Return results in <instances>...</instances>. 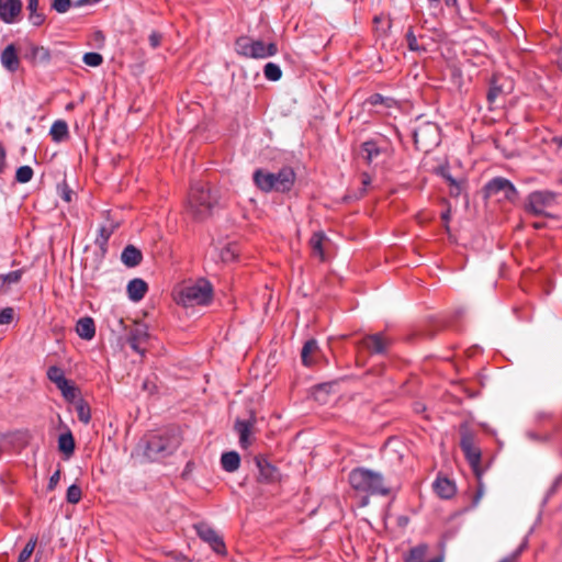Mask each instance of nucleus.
<instances>
[{
	"mask_svg": "<svg viewBox=\"0 0 562 562\" xmlns=\"http://www.w3.org/2000/svg\"><path fill=\"white\" fill-rule=\"evenodd\" d=\"M296 176L291 167H282L278 172H270L259 168L254 171L252 180L256 187L262 192L286 193L294 186Z\"/></svg>",
	"mask_w": 562,
	"mask_h": 562,
	"instance_id": "nucleus-2",
	"label": "nucleus"
},
{
	"mask_svg": "<svg viewBox=\"0 0 562 562\" xmlns=\"http://www.w3.org/2000/svg\"><path fill=\"white\" fill-rule=\"evenodd\" d=\"M72 5L71 0H53L52 1V10L57 13H66Z\"/></svg>",
	"mask_w": 562,
	"mask_h": 562,
	"instance_id": "nucleus-43",
	"label": "nucleus"
},
{
	"mask_svg": "<svg viewBox=\"0 0 562 562\" xmlns=\"http://www.w3.org/2000/svg\"><path fill=\"white\" fill-rule=\"evenodd\" d=\"M318 349V344L316 339H308L301 351L302 362L305 367H310L313 364V360L311 355L314 353Z\"/></svg>",
	"mask_w": 562,
	"mask_h": 562,
	"instance_id": "nucleus-29",
	"label": "nucleus"
},
{
	"mask_svg": "<svg viewBox=\"0 0 562 562\" xmlns=\"http://www.w3.org/2000/svg\"><path fill=\"white\" fill-rule=\"evenodd\" d=\"M83 63L90 67H98L103 63V57L100 53L89 52L82 57Z\"/></svg>",
	"mask_w": 562,
	"mask_h": 562,
	"instance_id": "nucleus-42",
	"label": "nucleus"
},
{
	"mask_svg": "<svg viewBox=\"0 0 562 562\" xmlns=\"http://www.w3.org/2000/svg\"><path fill=\"white\" fill-rule=\"evenodd\" d=\"M148 290L147 283L139 278L132 279L126 286L127 296L132 302H139Z\"/></svg>",
	"mask_w": 562,
	"mask_h": 562,
	"instance_id": "nucleus-17",
	"label": "nucleus"
},
{
	"mask_svg": "<svg viewBox=\"0 0 562 562\" xmlns=\"http://www.w3.org/2000/svg\"><path fill=\"white\" fill-rule=\"evenodd\" d=\"M559 482H560V479H557L554 484L552 485V487L550 488V491L548 492V496L547 497H550L557 490L558 485H559ZM548 498H546L547 501Z\"/></svg>",
	"mask_w": 562,
	"mask_h": 562,
	"instance_id": "nucleus-57",
	"label": "nucleus"
},
{
	"mask_svg": "<svg viewBox=\"0 0 562 562\" xmlns=\"http://www.w3.org/2000/svg\"><path fill=\"white\" fill-rule=\"evenodd\" d=\"M235 52L246 58L265 59L274 56L278 53V47L273 42L265 43L261 40L239 36L235 41Z\"/></svg>",
	"mask_w": 562,
	"mask_h": 562,
	"instance_id": "nucleus-5",
	"label": "nucleus"
},
{
	"mask_svg": "<svg viewBox=\"0 0 562 562\" xmlns=\"http://www.w3.org/2000/svg\"><path fill=\"white\" fill-rule=\"evenodd\" d=\"M428 552V546L420 543L413 547L408 553L404 557V562H425V557Z\"/></svg>",
	"mask_w": 562,
	"mask_h": 562,
	"instance_id": "nucleus-28",
	"label": "nucleus"
},
{
	"mask_svg": "<svg viewBox=\"0 0 562 562\" xmlns=\"http://www.w3.org/2000/svg\"><path fill=\"white\" fill-rule=\"evenodd\" d=\"M46 375H47V379L50 382H53L55 385L66 378L64 370L58 366H50L47 369Z\"/></svg>",
	"mask_w": 562,
	"mask_h": 562,
	"instance_id": "nucleus-38",
	"label": "nucleus"
},
{
	"mask_svg": "<svg viewBox=\"0 0 562 562\" xmlns=\"http://www.w3.org/2000/svg\"><path fill=\"white\" fill-rule=\"evenodd\" d=\"M178 446L179 441L172 435L153 434L144 437L136 449L147 461H159L172 454Z\"/></svg>",
	"mask_w": 562,
	"mask_h": 562,
	"instance_id": "nucleus-3",
	"label": "nucleus"
},
{
	"mask_svg": "<svg viewBox=\"0 0 562 562\" xmlns=\"http://www.w3.org/2000/svg\"><path fill=\"white\" fill-rule=\"evenodd\" d=\"M71 194H72L71 190L67 186H65L61 189V198H63L64 201L70 202L71 201Z\"/></svg>",
	"mask_w": 562,
	"mask_h": 562,
	"instance_id": "nucleus-54",
	"label": "nucleus"
},
{
	"mask_svg": "<svg viewBox=\"0 0 562 562\" xmlns=\"http://www.w3.org/2000/svg\"><path fill=\"white\" fill-rule=\"evenodd\" d=\"M59 480H60V471H59V470H57V471H55V472L50 475L49 481H48L47 488H48L49 491H53V490L56 487V485L58 484Z\"/></svg>",
	"mask_w": 562,
	"mask_h": 562,
	"instance_id": "nucleus-50",
	"label": "nucleus"
},
{
	"mask_svg": "<svg viewBox=\"0 0 562 562\" xmlns=\"http://www.w3.org/2000/svg\"><path fill=\"white\" fill-rule=\"evenodd\" d=\"M217 202L216 196L207 186L194 183L191 186L188 198V211L198 221L211 215Z\"/></svg>",
	"mask_w": 562,
	"mask_h": 562,
	"instance_id": "nucleus-4",
	"label": "nucleus"
},
{
	"mask_svg": "<svg viewBox=\"0 0 562 562\" xmlns=\"http://www.w3.org/2000/svg\"><path fill=\"white\" fill-rule=\"evenodd\" d=\"M460 447H461L462 451L464 452V456L479 481V487L476 491V495L474 497V504H477L484 493V487L481 482V479H482V470L480 468L481 450H480V448H477L475 446L473 434L468 430H465L461 434Z\"/></svg>",
	"mask_w": 562,
	"mask_h": 562,
	"instance_id": "nucleus-7",
	"label": "nucleus"
},
{
	"mask_svg": "<svg viewBox=\"0 0 562 562\" xmlns=\"http://www.w3.org/2000/svg\"><path fill=\"white\" fill-rule=\"evenodd\" d=\"M438 173L450 184L456 183V178H453L447 167H441Z\"/></svg>",
	"mask_w": 562,
	"mask_h": 562,
	"instance_id": "nucleus-48",
	"label": "nucleus"
},
{
	"mask_svg": "<svg viewBox=\"0 0 562 562\" xmlns=\"http://www.w3.org/2000/svg\"><path fill=\"white\" fill-rule=\"evenodd\" d=\"M33 173V169L30 166H21L16 169L15 180L19 183H26L31 181Z\"/></svg>",
	"mask_w": 562,
	"mask_h": 562,
	"instance_id": "nucleus-39",
	"label": "nucleus"
},
{
	"mask_svg": "<svg viewBox=\"0 0 562 562\" xmlns=\"http://www.w3.org/2000/svg\"><path fill=\"white\" fill-rule=\"evenodd\" d=\"M149 334L146 326L137 324L128 334L127 342L130 347L140 356H144L143 345L148 340Z\"/></svg>",
	"mask_w": 562,
	"mask_h": 562,
	"instance_id": "nucleus-14",
	"label": "nucleus"
},
{
	"mask_svg": "<svg viewBox=\"0 0 562 562\" xmlns=\"http://www.w3.org/2000/svg\"><path fill=\"white\" fill-rule=\"evenodd\" d=\"M0 60L2 66L11 72H14L19 69L20 60L18 57L16 48L13 44L8 45L2 50Z\"/></svg>",
	"mask_w": 562,
	"mask_h": 562,
	"instance_id": "nucleus-16",
	"label": "nucleus"
},
{
	"mask_svg": "<svg viewBox=\"0 0 562 562\" xmlns=\"http://www.w3.org/2000/svg\"><path fill=\"white\" fill-rule=\"evenodd\" d=\"M526 546H527V540H525L522 542V544L512 555L502 559L499 562H514L517 559V557L522 552V550L526 548Z\"/></svg>",
	"mask_w": 562,
	"mask_h": 562,
	"instance_id": "nucleus-49",
	"label": "nucleus"
},
{
	"mask_svg": "<svg viewBox=\"0 0 562 562\" xmlns=\"http://www.w3.org/2000/svg\"><path fill=\"white\" fill-rule=\"evenodd\" d=\"M257 467L260 472V476H262L267 481H271L274 479V474L277 469L270 464L268 461L263 459H256Z\"/></svg>",
	"mask_w": 562,
	"mask_h": 562,
	"instance_id": "nucleus-33",
	"label": "nucleus"
},
{
	"mask_svg": "<svg viewBox=\"0 0 562 562\" xmlns=\"http://www.w3.org/2000/svg\"><path fill=\"white\" fill-rule=\"evenodd\" d=\"M382 153L383 149L378 145L375 140H367L361 145L362 157L368 164H372L374 160H376Z\"/></svg>",
	"mask_w": 562,
	"mask_h": 562,
	"instance_id": "nucleus-21",
	"label": "nucleus"
},
{
	"mask_svg": "<svg viewBox=\"0 0 562 562\" xmlns=\"http://www.w3.org/2000/svg\"><path fill=\"white\" fill-rule=\"evenodd\" d=\"M254 428V420H241L237 419L235 422V430L238 432L239 436V445L241 448L246 449L250 446V435Z\"/></svg>",
	"mask_w": 562,
	"mask_h": 562,
	"instance_id": "nucleus-18",
	"label": "nucleus"
},
{
	"mask_svg": "<svg viewBox=\"0 0 562 562\" xmlns=\"http://www.w3.org/2000/svg\"><path fill=\"white\" fill-rule=\"evenodd\" d=\"M22 11L21 0H0V19L7 24L16 22Z\"/></svg>",
	"mask_w": 562,
	"mask_h": 562,
	"instance_id": "nucleus-13",
	"label": "nucleus"
},
{
	"mask_svg": "<svg viewBox=\"0 0 562 562\" xmlns=\"http://www.w3.org/2000/svg\"><path fill=\"white\" fill-rule=\"evenodd\" d=\"M213 289L209 281L201 279L181 291L183 304L206 305L212 301Z\"/></svg>",
	"mask_w": 562,
	"mask_h": 562,
	"instance_id": "nucleus-8",
	"label": "nucleus"
},
{
	"mask_svg": "<svg viewBox=\"0 0 562 562\" xmlns=\"http://www.w3.org/2000/svg\"><path fill=\"white\" fill-rule=\"evenodd\" d=\"M98 0H78L74 3L75 7H81L83 4L97 2Z\"/></svg>",
	"mask_w": 562,
	"mask_h": 562,
	"instance_id": "nucleus-56",
	"label": "nucleus"
},
{
	"mask_svg": "<svg viewBox=\"0 0 562 562\" xmlns=\"http://www.w3.org/2000/svg\"><path fill=\"white\" fill-rule=\"evenodd\" d=\"M326 236L322 231L315 232L311 239L310 245L314 256H317L321 260H325V252L323 248V243Z\"/></svg>",
	"mask_w": 562,
	"mask_h": 562,
	"instance_id": "nucleus-27",
	"label": "nucleus"
},
{
	"mask_svg": "<svg viewBox=\"0 0 562 562\" xmlns=\"http://www.w3.org/2000/svg\"><path fill=\"white\" fill-rule=\"evenodd\" d=\"M434 488L441 498H450L456 493L454 484L447 477H437Z\"/></svg>",
	"mask_w": 562,
	"mask_h": 562,
	"instance_id": "nucleus-23",
	"label": "nucleus"
},
{
	"mask_svg": "<svg viewBox=\"0 0 562 562\" xmlns=\"http://www.w3.org/2000/svg\"><path fill=\"white\" fill-rule=\"evenodd\" d=\"M22 270H13L5 274H0V291H7L8 286L20 282L22 278Z\"/></svg>",
	"mask_w": 562,
	"mask_h": 562,
	"instance_id": "nucleus-30",
	"label": "nucleus"
},
{
	"mask_svg": "<svg viewBox=\"0 0 562 562\" xmlns=\"http://www.w3.org/2000/svg\"><path fill=\"white\" fill-rule=\"evenodd\" d=\"M58 449L67 454L70 456L74 453L75 450V440L70 431H67L65 434H61L58 438Z\"/></svg>",
	"mask_w": 562,
	"mask_h": 562,
	"instance_id": "nucleus-31",
	"label": "nucleus"
},
{
	"mask_svg": "<svg viewBox=\"0 0 562 562\" xmlns=\"http://www.w3.org/2000/svg\"><path fill=\"white\" fill-rule=\"evenodd\" d=\"M161 34L158 33L157 31H153L149 36H148V41H149V44L153 48H157L160 43H161Z\"/></svg>",
	"mask_w": 562,
	"mask_h": 562,
	"instance_id": "nucleus-46",
	"label": "nucleus"
},
{
	"mask_svg": "<svg viewBox=\"0 0 562 562\" xmlns=\"http://www.w3.org/2000/svg\"><path fill=\"white\" fill-rule=\"evenodd\" d=\"M535 227H536V228H540V227H541V225H539V223H536V224H535Z\"/></svg>",
	"mask_w": 562,
	"mask_h": 562,
	"instance_id": "nucleus-61",
	"label": "nucleus"
},
{
	"mask_svg": "<svg viewBox=\"0 0 562 562\" xmlns=\"http://www.w3.org/2000/svg\"><path fill=\"white\" fill-rule=\"evenodd\" d=\"M36 543H37V537H31L29 539L27 543L25 544V547L23 548V550L20 552L18 562H26L30 559V557L32 555V553L36 547Z\"/></svg>",
	"mask_w": 562,
	"mask_h": 562,
	"instance_id": "nucleus-37",
	"label": "nucleus"
},
{
	"mask_svg": "<svg viewBox=\"0 0 562 562\" xmlns=\"http://www.w3.org/2000/svg\"><path fill=\"white\" fill-rule=\"evenodd\" d=\"M236 257L234 250L232 247L227 246L225 248L222 249L221 251V258L223 261H231V260H234Z\"/></svg>",
	"mask_w": 562,
	"mask_h": 562,
	"instance_id": "nucleus-47",
	"label": "nucleus"
},
{
	"mask_svg": "<svg viewBox=\"0 0 562 562\" xmlns=\"http://www.w3.org/2000/svg\"><path fill=\"white\" fill-rule=\"evenodd\" d=\"M26 10L29 11V21L33 26H41L45 20V14L40 11L38 0H27Z\"/></svg>",
	"mask_w": 562,
	"mask_h": 562,
	"instance_id": "nucleus-22",
	"label": "nucleus"
},
{
	"mask_svg": "<svg viewBox=\"0 0 562 562\" xmlns=\"http://www.w3.org/2000/svg\"><path fill=\"white\" fill-rule=\"evenodd\" d=\"M14 311L12 307H4L0 310V325L10 324L13 319Z\"/></svg>",
	"mask_w": 562,
	"mask_h": 562,
	"instance_id": "nucleus-44",
	"label": "nucleus"
},
{
	"mask_svg": "<svg viewBox=\"0 0 562 562\" xmlns=\"http://www.w3.org/2000/svg\"><path fill=\"white\" fill-rule=\"evenodd\" d=\"M81 496H82L81 488L77 484H71L67 488L66 499L69 504H78L81 499Z\"/></svg>",
	"mask_w": 562,
	"mask_h": 562,
	"instance_id": "nucleus-40",
	"label": "nucleus"
},
{
	"mask_svg": "<svg viewBox=\"0 0 562 562\" xmlns=\"http://www.w3.org/2000/svg\"><path fill=\"white\" fill-rule=\"evenodd\" d=\"M370 182H371L370 177L368 175H364L363 180H362L363 186L367 187L370 184Z\"/></svg>",
	"mask_w": 562,
	"mask_h": 562,
	"instance_id": "nucleus-59",
	"label": "nucleus"
},
{
	"mask_svg": "<svg viewBox=\"0 0 562 562\" xmlns=\"http://www.w3.org/2000/svg\"><path fill=\"white\" fill-rule=\"evenodd\" d=\"M447 7H453L457 8L458 0H443Z\"/></svg>",
	"mask_w": 562,
	"mask_h": 562,
	"instance_id": "nucleus-58",
	"label": "nucleus"
},
{
	"mask_svg": "<svg viewBox=\"0 0 562 562\" xmlns=\"http://www.w3.org/2000/svg\"><path fill=\"white\" fill-rule=\"evenodd\" d=\"M194 529L201 540L206 542L217 554H225L226 547L223 538L206 522L194 525Z\"/></svg>",
	"mask_w": 562,
	"mask_h": 562,
	"instance_id": "nucleus-10",
	"label": "nucleus"
},
{
	"mask_svg": "<svg viewBox=\"0 0 562 562\" xmlns=\"http://www.w3.org/2000/svg\"><path fill=\"white\" fill-rule=\"evenodd\" d=\"M430 7H437L440 0H427Z\"/></svg>",
	"mask_w": 562,
	"mask_h": 562,
	"instance_id": "nucleus-60",
	"label": "nucleus"
},
{
	"mask_svg": "<svg viewBox=\"0 0 562 562\" xmlns=\"http://www.w3.org/2000/svg\"><path fill=\"white\" fill-rule=\"evenodd\" d=\"M462 192V181L456 180L454 184H450V194L452 196H459Z\"/></svg>",
	"mask_w": 562,
	"mask_h": 562,
	"instance_id": "nucleus-52",
	"label": "nucleus"
},
{
	"mask_svg": "<svg viewBox=\"0 0 562 562\" xmlns=\"http://www.w3.org/2000/svg\"><path fill=\"white\" fill-rule=\"evenodd\" d=\"M502 92V89L501 87L498 86H491L488 91H487V101L490 104H493L495 102V100L498 98V95L501 94Z\"/></svg>",
	"mask_w": 562,
	"mask_h": 562,
	"instance_id": "nucleus-45",
	"label": "nucleus"
},
{
	"mask_svg": "<svg viewBox=\"0 0 562 562\" xmlns=\"http://www.w3.org/2000/svg\"><path fill=\"white\" fill-rule=\"evenodd\" d=\"M441 218H442V221H443V222H445V224H446V228L448 229V228H449V227H448V223H449V221H450V210H447L446 212H443V213L441 214Z\"/></svg>",
	"mask_w": 562,
	"mask_h": 562,
	"instance_id": "nucleus-55",
	"label": "nucleus"
},
{
	"mask_svg": "<svg viewBox=\"0 0 562 562\" xmlns=\"http://www.w3.org/2000/svg\"><path fill=\"white\" fill-rule=\"evenodd\" d=\"M265 77L270 81H278L282 77V70L279 65L268 63L263 67Z\"/></svg>",
	"mask_w": 562,
	"mask_h": 562,
	"instance_id": "nucleus-36",
	"label": "nucleus"
},
{
	"mask_svg": "<svg viewBox=\"0 0 562 562\" xmlns=\"http://www.w3.org/2000/svg\"><path fill=\"white\" fill-rule=\"evenodd\" d=\"M485 196L501 195L502 199L514 201L517 198V189L506 178L495 177L484 186Z\"/></svg>",
	"mask_w": 562,
	"mask_h": 562,
	"instance_id": "nucleus-9",
	"label": "nucleus"
},
{
	"mask_svg": "<svg viewBox=\"0 0 562 562\" xmlns=\"http://www.w3.org/2000/svg\"><path fill=\"white\" fill-rule=\"evenodd\" d=\"M76 412L77 417L81 423H83L85 425H88L90 423L91 412L89 405L85 401L80 400L76 404Z\"/></svg>",
	"mask_w": 562,
	"mask_h": 562,
	"instance_id": "nucleus-35",
	"label": "nucleus"
},
{
	"mask_svg": "<svg viewBox=\"0 0 562 562\" xmlns=\"http://www.w3.org/2000/svg\"><path fill=\"white\" fill-rule=\"evenodd\" d=\"M5 158H7L5 148L2 145V143H0V175L3 173V171L5 169Z\"/></svg>",
	"mask_w": 562,
	"mask_h": 562,
	"instance_id": "nucleus-53",
	"label": "nucleus"
},
{
	"mask_svg": "<svg viewBox=\"0 0 562 562\" xmlns=\"http://www.w3.org/2000/svg\"><path fill=\"white\" fill-rule=\"evenodd\" d=\"M49 134L52 139L56 143H60L68 137V124L63 120H57L50 126Z\"/></svg>",
	"mask_w": 562,
	"mask_h": 562,
	"instance_id": "nucleus-25",
	"label": "nucleus"
},
{
	"mask_svg": "<svg viewBox=\"0 0 562 562\" xmlns=\"http://www.w3.org/2000/svg\"><path fill=\"white\" fill-rule=\"evenodd\" d=\"M56 387L61 392V395L64 396L65 400L74 401L76 398L77 390L67 378L58 382L56 384Z\"/></svg>",
	"mask_w": 562,
	"mask_h": 562,
	"instance_id": "nucleus-32",
	"label": "nucleus"
},
{
	"mask_svg": "<svg viewBox=\"0 0 562 562\" xmlns=\"http://www.w3.org/2000/svg\"><path fill=\"white\" fill-rule=\"evenodd\" d=\"M25 58L33 64L45 65L50 61L52 55L48 48L35 44H30L29 50L25 53Z\"/></svg>",
	"mask_w": 562,
	"mask_h": 562,
	"instance_id": "nucleus-15",
	"label": "nucleus"
},
{
	"mask_svg": "<svg viewBox=\"0 0 562 562\" xmlns=\"http://www.w3.org/2000/svg\"><path fill=\"white\" fill-rule=\"evenodd\" d=\"M116 226L117 225L114 223H110L108 225H101L98 229V235L94 240L95 245L99 246L100 248L104 249L105 246L108 245V241H109L111 235L114 233Z\"/></svg>",
	"mask_w": 562,
	"mask_h": 562,
	"instance_id": "nucleus-26",
	"label": "nucleus"
},
{
	"mask_svg": "<svg viewBox=\"0 0 562 562\" xmlns=\"http://www.w3.org/2000/svg\"><path fill=\"white\" fill-rule=\"evenodd\" d=\"M405 37H406V42H407L409 50H412V52L426 50L425 47H423L418 44L417 36L415 35L412 26L407 30Z\"/></svg>",
	"mask_w": 562,
	"mask_h": 562,
	"instance_id": "nucleus-41",
	"label": "nucleus"
},
{
	"mask_svg": "<svg viewBox=\"0 0 562 562\" xmlns=\"http://www.w3.org/2000/svg\"><path fill=\"white\" fill-rule=\"evenodd\" d=\"M367 103L373 106L383 105L385 108H393L396 101L393 98L383 97L380 93H374L367 99Z\"/></svg>",
	"mask_w": 562,
	"mask_h": 562,
	"instance_id": "nucleus-34",
	"label": "nucleus"
},
{
	"mask_svg": "<svg viewBox=\"0 0 562 562\" xmlns=\"http://www.w3.org/2000/svg\"><path fill=\"white\" fill-rule=\"evenodd\" d=\"M222 469L226 472H235L240 465V457L236 451L224 452L221 457Z\"/></svg>",
	"mask_w": 562,
	"mask_h": 562,
	"instance_id": "nucleus-24",
	"label": "nucleus"
},
{
	"mask_svg": "<svg viewBox=\"0 0 562 562\" xmlns=\"http://www.w3.org/2000/svg\"><path fill=\"white\" fill-rule=\"evenodd\" d=\"M349 483L355 491L366 494L362 506L368 505L369 495L386 496L390 493L383 475L363 467L356 468L349 473Z\"/></svg>",
	"mask_w": 562,
	"mask_h": 562,
	"instance_id": "nucleus-1",
	"label": "nucleus"
},
{
	"mask_svg": "<svg viewBox=\"0 0 562 562\" xmlns=\"http://www.w3.org/2000/svg\"><path fill=\"white\" fill-rule=\"evenodd\" d=\"M415 145L427 150L428 146L438 144V126L435 124H424L414 132Z\"/></svg>",
	"mask_w": 562,
	"mask_h": 562,
	"instance_id": "nucleus-11",
	"label": "nucleus"
},
{
	"mask_svg": "<svg viewBox=\"0 0 562 562\" xmlns=\"http://www.w3.org/2000/svg\"><path fill=\"white\" fill-rule=\"evenodd\" d=\"M76 333L80 338L91 340L95 336L93 318L89 316L79 318L76 324Z\"/></svg>",
	"mask_w": 562,
	"mask_h": 562,
	"instance_id": "nucleus-19",
	"label": "nucleus"
},
{
	"mask_svg": "<svg viewBox=\"0 0 562 562\" xmlns=\"http://www.w3.org/2000/svg\"><path fill=\"white\" fill-rule=\"evenodd\" d=\"M167 562H192L189 558L181 553H171Z\"/></svg>",
	"mask_w": 562,
	"mask_h": 562,
	"instance_id": "nucleus-51",
	"label": "nucleus"
},
{
	"mask_svg": "<svg viewBox=\"0 0 562 562\" xmlns=\"http://www.w3.org/2000/svg\"><path fill=\"white\" fill-rule=\"evenodd\" d=\"M142 251L133 245H127L122 250L121 260L128 268L137 267L142 262Z\"/></svg>",
	"mask_w": 562,
	"mask_h": 562,
	"instance_id": "nucleus-20",
	"label": "nucleus"
},
{
	"mask_svg": "<svg viewBox=\"0 0 562 562\" xmlns=\"http://www.w3.org/2000/svg\"><path fill=\"white\" fill-rule=\"evenodd\" d=\"M560 194L551 190H536L528 194L526 211L532 215L553 217L549 210L559 204Z\"/></svg>",
	"mask_w": 562,
	"mask_h": 562,
	"instance_id": "nucleus-6",
	"label": "nucleus"
},
{
	"mask_svg": "<svg viewBox=\"0 0 562 562\" xmlns=\"http://www.w3.org/2000/svg\"><path fill=\"white\" fill-rule=\"evenodd\" d=\"M361 345L374 355H384L391 345V340L382 333L366 336L361 340Z\"/></svg>",
	"mask_w": 562,
	"mask_h": 562,
	"instance_id": "nucleus-12",
	"label": "nucleus"
}]
</instances>
